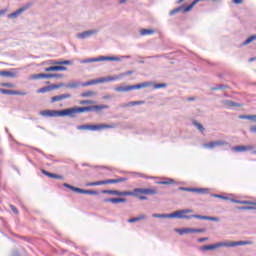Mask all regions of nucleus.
Returning a JSON list of instances; mask_svg holds the SVG:
<instances>
[{
  "mask_svg": "<svg viewBox=\"0 0 256 256\" xmlns=\"http://www.w3.org/2000/svg\"><path fill=\"white\" fill-rule=\"evenodd\" d=\"M166 219H177V212L166 214Z\"/></svg>",
  "mask_w": 256,
  "mask_h": 256,
  "instance_id": "09e8293b",
  "label": "nucleus"
},
{
  "mask_svg": "<svg viewBox=\"0 0 256 256\" xmlns=\"http://www.w3.org/2000/svg\"><path fill=\"white\" fill-rule=\"evenodd\" d=\"M61 87H65V83L51 84L50 90L53 91L54 89H61Z\"/></svg>",
  "mask_w": 256,
  "mask_h": 256,
  "instance_id": "e433bc0d",
  "label": "nucleus"
},
{
  "mask_svg": "<svg viewBox=\"0 0 256 256\" xmlns=\"http://www.w3.org/2000/svg\"><path fill=\"white\" fill-rule=\"evenodd\" d=\"M41 173H42L43 175H46V177H49L50 179H53V177H54V175H55V173H51V172H49V171H47V170H45V169H42V170H41Z\"/></svg>",
  "mask_w": 256,
  "mask_h": 256,
  "instance_id": "ea45409f",
  "label": "nucleus"
},
{
  "mask_svg": "<svg viewBox=\"0 0 256 256\" xmlns=\"http://www.w3.org/2000/svg\"><path fill=\"white\" fill-rule=\"evenodd\" d=\"M175 232L179 233L180 235H185L188 233H193V228H182V229L176 228Z\"/></svg>",
  "mask_w": 256,
  "mask_h": 256,
  "instance_id": "393cba45",
  "label": "nucleus"
},
{
  "mask_svg": "<svg viewBox=\"0 0 256 256\" xmlns=\"http://www.w3.org/2000/svg\"><path fill=\"white\" fill-rule=\"evenodd\" d=\"M165 87H167L165 83L154 84V89H165Z\"/></svg>",
  "mask_w": 256,
  "mask_h": 256,
  "instance_id": "de8ad7c7",
  "label": "nucleus"
},
{
  "mask_svg": "<svg viewBox=\"0 0 256 256\" xmlns=\"http://www.w3.org/2000/svg\"><path fill=\"white\" fill-rule=\"evenodd\" d=\"M121 80V74L115 76L101 77L100 83H109L111 81H119Z\"/></svg>",
  "mask_w": 256,
  "mask_h": 256,
  "instance_id": "4468645a",
  "label": "nucleus"
},
{
  "mask_svg": "<svg viewBox=\"0 0 256 256\" xmlns=\"http://www.w3.org/2000/svg\"><path fill=\"white\" fill-rule=\"evenodd\" d=\"M63 187H66L67 189H70V191H75V186H72L70 184L64 183Z\"/></svg>",
  "mask_w": 256,
  "mask_h": 256,
  "instance_id": "052dcab7",
  "label": "nucleus"
},
{
  "mask_svg": "<svg viewBox=\"0 0 256 256\" xmlns=\"http://www.w3.org/2000/svg\"><path fill=\"white\" fill-rule=\"evenodd\" d=\"M64 87H66L67 89H79V87H81V82L72 81L67 84H64Z\"/></svg>",
  "mask_w": 256,
  "mask_h": 256,
  "instance_id": "a211bd4d",
  "label": "nucleus"
},
{
  "mask_svg": "<svg viewBox=\"0 0 256 256\" xmlns=\"http://www.w3.org/2000/svg\"><path fill=\"white\" fill-rule=\"evenodd\" d=\"M253 149V146H243L238 145L232 147V151H235L236 153H245V151H251Z\"/></svg>",
  "mask_w": 256,
  "mask_h": 256,
  "instance_id": "ddd939ff",
  "label": "nucleus"
},
{
  "mask_svg": "<svg viewBox=\"0 0 256 256\" xmlns=\"http://www.w3.org/2000/svg\"><path fill=\"white\" fill-rule=\"evenodd\" d=\"M63 99H71V94H62L59 96H53L51 98V103H57V101H63Z\"/></svg>",
  "mask_w": 256,
  "mask_h": 256,
  "instance_id": "2eb2a0df",
  "label": "nucleus"
},
{
  "mask_svg": "<svg viewBox=\"0 0 256 256\" xmlns=\"http://www.w3.org/2000/svg\"><path fill=\"white\" fill-rule=\"evenodd\" d=\"M229 86L227 85H223V84H219L217 86H214L211 88V91H219L221 89H227Z\"/></svg>",
  "mask_w": 256,
  "mask_h": 256,
  "instance_id": "c9c22d12",
  "label": "nucleus"
},
{
  "mask_svg": "<svg viewBox=\"0 0 256 256\" xmlns=\"http://www.w3.org/2000/svg\"><path fill=\"white\" fill-rule=\"evenodd\" d=\"M99 33L98 29H92V30H87L81 33L76 34L77 39H89V37L93 35H97Z\"/></svg>",
  "mask_w": 256,
  "mask_h": 256,
  "instance_id": "39448f33",
  "label": "nucleus"
},
{
  "mask_svg": "<svg viewBox=\"0 0 256 256\" xmlns=\"http://www.w3.org/2000/svg\"><path fill=\"white\" fill-rule=\"evenodd\" d=\"M101 83L100 78L89 80L87 82L81 83V87H89L91 85H99Z\"/></svg>",
  "mask_w": 256,
  "mask_h": 256,
  "instance_id": "412c9836",
  "label": "nucleus"
},
{
  "mask_svg": "<svg viewBox=\"0 0 256 256\" xmlns=\"http://www.w3.org/2000/svg\"><path fill=\"white\" fill-rule=\"evenodd\" d=\"M178 191H187V192H189V191H190V187H183V186H180V187L178 188Z\"/></svg>",
  "mask_w": 256,
  "mask_h": 256,
  "instance_id": "0e129e2a",
  "label": "nucleus"
},
{
  "mask_svg": "<svg viewBox=\"0 0 256 256\" xmlns=\"http://www.w3.org/2000/svg\"><path fill=\"white\" fill-rule=\"evenodd\" d=\"M201 0H194L190 5L184 9V13H189L194 6H196Z\"/></svg>",
  "mask_w": 256,
  "mask_h": 256,
  "instance_id": "c85d7f7f",
  "label": "nucleus"
},
{
  "mask_svg": "<svg viewBox=\"0 0 256 256\" xmlns=\"http://www.w3.org/2000/svg\"><path fill=\"white\" fill-rule=\"evenodd\" d=\"M173 183H175V180H173V179H168V181L158 182L159 185H173Z\"/></svg>",
  "mask_w": 256,
  "mask_h": 256,
  "instance_id": "79ce46f5",
  "label": "nucleus"
},
{
  "mask_svg": "<svg viewBox=\"0 0 256 256\" xmlns=\"http://www.w3.org/2000/svg\"><path fill=\"white\" fill-rule=\"evenodd\" d=\"M193 125H195V127H197L198 131H201V132L205 131V127H203V124H201V123H199L197 121H194Z\"/></svg>",
  "mask_w": 256,
  "mask_h": 256,
  "instance_id": "4c0bfd02",
  "label": "nucleus"
},
{
  "mask_svg": "<svg viewBox=\"0 0 256 256\" xmlns=\"http://www.w3.org/2000/svg\"><path fill=\"white\" fill-rule=\"evenodd\" d=\"M32 79H50V76L49 74L39 73V74H34L32 76Z\"/></svg>",
  "mask_w": 256,
  "mask_h": 256,
  "instance_id": "cd10ccee",
  "label": "nucleus"
},
{
  "mask_svg": "<svg viewBox=\"0 0 256 256\" xmlns=\"http://www.w3.org/2000/svg\"><path fill=\"white\" fill-rule=\"evenodd\" d=\"M221 103L227 109H231L233 107H243V104L238 103V102H234V101H231V100H222Z\"/></svg>",
  "mask_w": 256,
  "mask_h": 256,
  "instance_id": "9d476101",
  "label": "nucleus"
},
{
  "mask_svg": "<svg viewBox=\"0 0 256 256\" xmlns=\"http://www.w3.org/2000/svg\"><path fill=\"white\" fill-rule=\"evenodd\" d=\"M53 65H73V62L71 60L54 61Z\"/></svg>",
  "mask_w": 256,
  "mask_h": 256,
  "instance_id": "2f4dec72",
  "label": "nucleus"
},
{
  "mask_svg": "<svg viewBox=\"0 0 256 256\" xmlns=\"http://www.w3.org/2000/svg\"><path fill=\"white\" fill-rule=\"evenodd\" d=\"M253 41H256V34L250 36L249 38H247V39L242 43V46L245 47V45H249V43H253Z\"/></svg>",
  "mask_w": 256,
  "mask_h": 256,
  "instance_id": "7c9ffc66",
  "label": "nucleus"
},
{
  "mask_svg": "<svg viewBox=\"0 0 256 256\" xmlns=\"http://www.w3.org/2000/svg\"><path fill=\"white\" fill-rule=\"evenodd\" d=\"M95 95V92L93 91H87L81 94V97H93Z\"/></svg>",
  "mask_w": 256,
  "mask_h": 256,
  "instance_id": "49530a36",
  "label": "nucleus"
},
{
  "mask_svg": "<svg viewBox=\"0 0 256 256\" xmlns=\"http://www.w3.org/2000/svg\"><path fill=\"white\" fill-rule=\"evenodd\" d=\"M133 70H128L126 72L120 73L121 79H123V77H127V75H133Z\"/></svg>",
  "mask_w": 256,
  "mask_h": 256,
  "instance_id": "603ef678",
  "label": "nucleus"
},
{
  "mask_svg": "<svg viewBox=\"0 0 256 256\" xmlns=\"http://www.w3.org/2000/svg\"><path fill=\"white\" fill-rule=\"evenodd\" d=\"M85 195H99V192L95 190H85Z\"/></svg>",
  "mask_w": 256,
  "mask_h": 256,
  "instance_id": "6e6d98bb",
  "label": "nucleus"
},
{
  "mask_svg": "<svg viewBox=\"0 0 256 256\" xmlns=\"http://www.w3.org/2000/svg\"><path fill=\"white\" fill-rule=\"evenodd\" d=\"M53 179H60L63 180V176L59 174H54Z\"/></svg>",
  "mask_w": 256,
  "mask_h": 256,
  "instance_id": "338daca9",
  "label": "nucleus"
},
{
  "mask_svg": "<svg viewBox=\"0 0 256 256\" xmlns=\"http://www.w3.org/2000/svg\"><path fill=\"white\" fill-rule=\"evenodd\" d=\"M184 217L185 213L183 212V210L176 211V219H184Z\"/></svg>",
  "mask_w": 256,
  "mask_h": 256,
  "instance_id": "c03bdc74",
  "label": "nucleus"
},
{
  "mask_svg": "<svg viewBox=\"0 0 256 256\" xmlns=\"http://www.w3.org/2000/svg\"><path fill=\"white\" fill-rule=\"evenodd\" d=\"M204 228H192V233H205Z\"/></svg>",
  "mask_w": 256,
  "mask_h": 256,
  "instance_id": "5fc2aeb1",
  "label": "nucleus"
},
{
  "mask_svg": "<svg viewBox=\"0 0 256 256\" xmlns=\"http://www.w3.org/2000/svg\"><path fill=\"white\" fill-rule=\"evenodd\" d=\"M101 61V56L98 58H88V63H99Z\"/></svg>",
  "mask_w": 256,
  "mask_h": 256,
  "instance_id": "4d7b16f0",
  "label": "nucleus"
},
{
  "mask_svg": "<svg viewBox=\"0 0 256 256\" xmlns=\"http://www.w3.org/2000/svg\"><path fill=\"white\" fill-rule=\"evenodd\" d=\"M103 181V185H111L114 183H117V179H108V180H102Z\"/></svg>",
  "mask_w": 256,
  "mask_h": 256,
  "instance_id": "a18cd8bd",
  "label": "nucleus"
},
{
  "mask_svg": "<svg viewBox=\"0 0 256 256\" xmlns=\"http://www.w3.org/2000/svg\"><path fill=\"white\" fill-rule=\"evenodd\" d=\"M198 193H200L201 195H207V193H209V189H207V188H198Z\"/></svg>",
  "mask_w": 256,
  "mask_h": 256,
  "instance_id": "3c124183",
  "label": "nucleus"
},
{
  "mask_svg": "<svg viewBox=\"0 0 256 256\" xmlns=\"http://www.w3.org/2000/svg\"><path fill=\"white\" fill-rule=\"evenodd\" d=\"M46 72H51V71H67V67L65 66H59V64H57L56 66H50L45 68Z\"/></svg>",
  "mask_w": 256,
  "mask_h": 256,
  "instance_id": "dca6fc26",
  "label": "nucleus"
},
{
  "mask_svg": "<svg viewBox=\"0 0 256 256\" xmlns=\"http://www.w3.org/2000/svg\"><path fill=\"white\" fill-rule=\"evenodd\" d=\"M104 195H118V197H129V191L103 190Z\"/></svg>",
  "mask_w": 256,
  "mask_h": 256,
  "instance_id": "6e6552de",
  "label": "nucleus"
},
{
  "mask_svg": "<svg viewBox=\"0 0 256 256\" xmlns=\"http://www.w3.org/2000/svg\"><path fill=\"white\" fill-rule=\"evenodd\" d=\"M250 133H256V126L250 127Z\"/></svg>",
  "mask_w": 256,
  "mask_h": 256,
  "instance_id": "774afa93",
  "label": "nucleus"
},
{
  "mask_svg": "<svg viewBox=\"0 0 256 256\" xmlns=\"http://www.w3.org/2000/svg\"><path fill=\"white\" fill-rule=\"evenodd\" d=\"M1 87H9L10 89H13V87H15V84L4 82V83H1Z\"/></svg>",
  "mask_w": 256,
  "mask_h": 256,
  "instance_id": "13d9d810",
  "label": "nucleus"
},
{
  "mask_svg": "<svg viewBox=\"0 0 256 256\" xmlns=\"http://www.w3.org/2000/svg\"><path fill=\"white\" fill-rule=\"evenodd\" d=\"M50 79H61L63 74H49Z\"/></svg>",
  "mask_w": 256,
  "mask_h": 256,
  "instance_id": "8fccbe9b",
  "label": "nucleus"
},
{
  "mask_svg": "<svg viewBox=\"0 0 256 256\" xmlns=\"http://www.w3.org/2000/svg\"><path fill=\"white\" fill-rule=\"evenodd\" d=\"M223 145H227V142L224 140H216L203 144V147L205 149H215V147H223Z\"/></svg>",
  "mask_w": 256,
  "mask_h": 256,
  "instance_id": "423d86ee",
  "label": "nucleus"
},
{
  "mask_svg": "<svg viewBox=\"0 0 256 256\" xmlns=\"http://www.w3.org/2000/svg\"><path fill=\"white\" fill-rule=\"evenodd\" d=\"M15 95H22V96H25V95H27V92L15 90Z\"/></svg>",
  "mask_w": 256,
  "mask_h": 256,
  "instance_id": "69168bd1",
  "label": "nucleus"
},
{
  "mask_svg": "<svg viewBox=\"0 0 256 256\" xmlns=\"http://www.w3.org/2000/svg\"><path fill=\"white\" fill-rule=\"evenodd\" d=\"M49 91H51L50 85L38 89L36 93H48Z\"/></svg>",
  "mask_w": 256,
  "mask_h": 256,
  "instance_id": "f704fd0d",
  "label": "nucleus"
},
{
  "mask_svg": "<svg viewBox=\"0 0 256 256\" xmlns=\"http://www.w3.org/2000/svg\"><path fill=\"white\" fill-rule=\"evenodd\" d=\"M42 117H67V109L62 110H43L40 111Z\"/></svg>",
  "mask_w": 256,
  "mask_h": 256,
  "instance_id": "7ed1b4c3",
  "label": "nucleus"
},
{
  "mask_svg": "<svg viewBox=\"0 0 256 256\" xmlns=\"http://www.w3.org/2000/svg\"><path fill=\"white\" fill-rule=\"evenodd\" d=\"M185 9H186L185 5L179 6L175 9L171 10L169 15L173 16V15H177V13H181V12L186 13Z\"/></svg>",
  "mask_w": 256,
  "mask_h": 256,
  "instance_id": "b1692460",
  "label": "nucleus"
},
{
  "mask_svg": "<svg viewBox=\"0 0 256 256\" xmlns=\"http://www.w3.org/2000/svg\"><path fill=\"white\" fill-rule=\"evenodd\" d=\"M240 211H250V210H256V202L250 201L248 206H240L238 207Z\"/></svg>",
  "mask_w": 256,
  "mask_h": 256,
  "instance_id": "f3484780",
  "label": "nucleus"
},
{
  "mask_svg": "<svg viewBox=\"0 0 256 256\" xmlns=\"http://www.w3.org/2000/svg\"><path fill=\"white\" fill-rule=\"evenodd\" d=\"M151 85V82H143L141 84L131 85L130 91H133L135 89H145V87H149Z\"/></svg>",
  "mask_w": 256,
  "mask_h": 256,
  "instance_id": "6ab92c4d",
  "label": "nucleus"
},
{
  "mask_svg": "<svg viewBox=\"0 0 256 256\" xmlns=\"http://www.w3.org/2000/svg\"><path fill=\"white\" fill-rule=\"evenodd\" d=\"M0 77H10L11 79H15V77H17V73L3 70L0 71Z\"/></svg>",
  "mask_w": 256,
  "mask_h": 256,
  "instance_id": "aec40b11",
  "label": "nucleus"
},
{
  "mask_svg": "<svg viewBox=\"0 0 256 256\" xmlns=\"http://www.w3.org/2000/svg\"><path fill=\"white\" fill-rule=\"evenodd\" d=\"M194 219H202L203 221H214L215 223H219V217L214 216H203L199 214H194Z\"/></svg>",
  "mask_w": 256,
  "mask_h": 256,
  "instance_id": "9b49d317",
  "label": "nucleus"
},
{
  "mask_svg": "<svg viewBox=\"0 0 256 256\" xmlns=\"http://www.w3.org/2000/svg\"><path fill=\"white\" fill-rule=\"evenodd\" d=\"M143 219H147V216L145 214H140L138 217L128 219V223H137V221H143Z\"/></svg>",
  "mask_w": 256,
  "mask_h": 256,
  "instance_id": "a878e982",
  "label": "nucleus"
},
{
  "mask_svg": "<svg viewBox=\"0 0 256 256\" xmlns=\"http://www.w3.org/2000/svg\"><path fill=\"white\" fill-rule=\"evenodd\" d=\"M154 219H167V214H152Z\"/></svg>",
  "mask_w": 256,
  "mask_h": 256,
  "instance_id": "37998d69",
  "label": "nucleus"
},
{
  "mask_svg": "<svg viewBox=\"0 0 256 256\" xmlns=\"http://www.w3.org/2000/svg\"><path fill=\"white\" fill-rule=\"evenodd\" d=\"M111 203H113V204L127 203V198H112Z\"/></svg>",
  "mask_w": 256,
  "mask_h": 256,
  "instance_id": "473e14b6",
  "label": "nucleus"
},
{
  "mask_svg": "<svg viewBox=\"0 0 256 256\" xmlns=\"http://www.w3.org/2000/svg\"><path fill=\"white\" fill-rule=\"evenodd\" d=\"M78 131H99V129H113V125L109 124H100V125H78L77 126Z\"/></svg>",
  "mask_w": 256,
  "mask_h": 256,
  "instance_id": "f03ea898",
  "label": "nucleus"
},
{
  "mask_svg": "<svg viewBox=\"0 0 256 256\" xmlns=\"http://www.w3.org/2000/svg\"><path fill=\"white\" fill-rule=\"evenodd\" d=\"M219 247H225V242L202 246L200 251H213L214 249H219Z\"/></svg>",
  "mask_w": 256,
  "mask_h": 256,
  "instance_id": "1a4fd4ad",
  "label": "nucleus"
},
{
  "mask_svg": "<svg viewBox=\"0 0 256 256\" xmlns=\"http://www.w3.org/2000/svg\"><path fill=\"white\" fill-rule=\"evenodd\" d=\"M100 61H122V59L117 56H100Z\"/></svg>",
  "mask_w": 256,
  "mask_h": 256,
  "instance_id": "4be33fe9",
  "label": "nucleus"
},
{
  "mask_svg": "<svg viewBox=\"0 0 256 256\" xmlns=\"http://www.w3.org/2000/svg\"><path fill=\"white\" fill-rule=\"evenodd\" d=\"M0 93H2L3 95H15V90H8V89H3L0 88Z\"/></svg>",
  "mask_w": 256,
  "mask_h": 256,
  "instance_id": "72a5a7b5",
  "label": "nucleus"
},
{
  "mask_svg": "<svg viewBox=\"0 0 256 256\" xmlns=\"http://www.w3.org/2000/svg\"><path fill=\"white\" fill-rule=\"evenodd\" d=\"M224 247H239L241 245H251L250 241L224 242Z\"/></svg>",
  "mask_w": 256,
  "mask_h": 256,
  "instance_id": "f8f14e48",
  "label": "nucleus"
},
{
  "mask_svg": "<svg viewBox=\"0 0 256 256\" xmlns=\"http://www.w3.org/2000/svg\"><path fill=\"white\" fill-rule=\"evenodd\" d=\"M10 209H11V211H13V213H15V215L19 214V210H17V207L10 205Z\"/></svg>",
  "mask_w": 256,
  "mask_h": 256,
  "instance_id": "680f3d73",
  "label": "nucleus"
},
{
  "mask_svg": "<svg viewBox=\"0 0 256 256\" xmlns=\"http://www.w3.org/2000/svg\"><path fill=\"white\" fill-rule=\"evenodd\" d=\"M93 103H95L93 100H82L80 105H93Z\"/></svg>",
  "mask_w": 256,
  "mask_h": 256,
  "instance_id": "864d4df0",
  "label": "nucleus"
},
{
  "mask_svg": "<svg viewBox=\"0 0 256 256\" xmlns=\"http://www.w3.org/2000/svg\"><path fill=\"white\" fill-rule=\"evenodd\" d=\"M114 91H117V93H127L131 91V86H117L114 88Z\"/></svg>",
  "mask_w": 256,
  "mask_h": 256,
  "instance_id": "5701e85b",
  "label": "nucleus"
},
{
  "mask_svg": "<svg viewBox=\"0 0 256 256\" xmlns=\"http://www.w3.org/2000/svg\"><path fill=\"white\" fill-rule=\"evenodd\" d=\"M144 195H157V189L155 188H142Z\"/></svg>",
  "mask_w": 256,
  "mask_h": 256,
  "instance_id": "bb28decb",
  "label": "nucleus"
},
{
  "mask_svg": "<svg viewBox=\"0 0 256 256\" xmlns=\"http://www.w3.org/2000/svg\"><path fill=\"white\" fill-rule=\"evenodd\" d=\"M153 33H155V30L153 29H142L140 31V35H142V37H145V35H153Z\"/></svg>",
  "mask_w": 256,
  "mask_h": 256,
  "instance_id": "c756f323",
  "label": "nucleus"
},
{
  "mask_svg": "<svg viewBox=\"0 0 256 256\" xmlns=\"http://www.w3.org/2000/svg\"><path fill=\"white\" fill-rule=\"evenodd\" d=\"M99 185H103V180L101 181H96V182H89L87 184V187H96V186H99Z\"/></svg>",
  "mask_w": 256,
  "mask_h": 256,
  "instance_id": "58836bf2",
  "label": "nucleus"
},
{
  "mask_svg": "<svg viewBox=\"0 0 256 256\" xmlns=\"http://www.w3.org/2000/svg\"><path fill=\"white\" fill-rule=\"evenodd\" d=\"M74 193H80V194L85 195V189L75 187L74 188Z\"/></svg>",
  "mask_w": 256,
  "mask_h": 256,
  "instance_id": "bf43d9fd",
  "label": "nucleus"
},
{
  "mask_svg": "<svg viewBox=\"0 0 256 256\" xmlns=\"http://www.w3.org/2000/svg\"><path fill=\"white\" fill-rule=\"evenodd\" d=\"M211 197H215L216 199H224L225 201H229V197L223 196L221 194H211Z\"/></svg>",
  "mask_w": 256,
  "mask_h": 256,
  "instance_id": "a19ab883",
  "label": "nucleus"
},
{
  "mask_svg": "<svg viewBox=\"0 0 256 256\" xmlns=\"http://www.w3.org/2000/svg\"><path fill=\"white\" fill-rule=\"evenodd\" d=\"M125 181H127V178H125V177H120V178L116 179V183H125Z\"/></svg>",
  "mask_w": 256,
  "mask_h": 256,
  "instance_id": "e2e57ef3",
  "label": "nucleus"
},
{
  "mask_svg": "<svg viewBox=\"0 0 256 256\" xmlns=\"http://www.w3.org/2000/svg\"><path fill=\"white\" fill-rule=\"evenodd\" d=\"M103 109H109V105H92V106H84V107H71L66 108V117H70L71 119H75L77 117V113H85L87 111H91L93 113H99L103 111Z\"/></svg>",
  "mask_w": 256,
  "mask_h": 256,
  "instance_id": "f257e3e1",
  "label": "nucleus"
},
{
  "mask_svg": "<svg viewBox=\"0 0 256 256\" xmlns=\"http://www.w3.org/2000/svg\"><path fill=\"white\" fill-rule=\"evenodd\" d=\"M29 7H31V4L28 3L25 6L16 10L15 12L8 14V19H17V17H19V15L25 13V11H27V9H29Z\"/></svg>",
  "mask_w": 256,
  "mask_h": 256,
  "instance_id": "0eeeda50",
  "label": "nucleus"
},
{
  "mask_svg": "<svg viewBox=\"0 0 256 256\" xmlns=\"http://www.w3.org/2000/svg\"><path fill=\"white\" fill-rule=\"evenodd\" d=\"M143 195V188H135L133 191H128V197H138L140 201H147V196Z\"/></svg>",
  "mask_w": 256,
  "mask_h": 256,
  "instance_id": "20e7f679",
  "label": "nucleus"
}]
</instances>
